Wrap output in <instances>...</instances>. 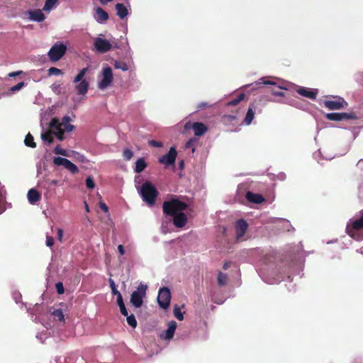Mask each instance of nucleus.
<instances>
[{"instance_id":"2eb2a0df","label":"nucleus","mask_w":363,"mask_h":363,"mask_svg":"<svg viewBox=\"0 0 363 363\" xmlns=\"http://www.w3.org/2000/svg\"><path fill=\"white\" fill-rule=\"evenodd\" d=\"M191 128L194 130L196 136L203 135L207 130V126L201 122H194L191 125Z\"/></svg>"},{"instance_id":"e433bc0d","label":"nucleus","mask_w":363,"mask_h":363,"mask_svg":"<svg viewBox=\"0 0 363 363\" xmlns=\"http://www.w3.org/2000/svg\"><path fill=\"white\" fill-rule=\"evenodd\" d=\"M67 161V159L60 157H54L53 159V163L57 166L62 165L65 167Z\"/></svg>"},{"instance_id":"338daca9","label":"nucleus","mask_w":363,"mask_h":363,"mask_svg":"<svg viewBox=\"0 0 363 363\" xmlns=\"http://www.w3.org/2000/svg\"><path fill=\"white\" fill-rule=\"evenodd\" d=\"M230 266V262H224L223 265V269L224 270H226L228 269Z\"/></svg>"},{"instance_id":"37998d69","label":"nucleus","mask_w":363,"mask_h":363,"mask_svg":"<svg viewBox=\"0 0 363 363\" xmlns=\"http://www.w3.org/2000/svg\"><path fill=\"white\" fill-rule=\"evenodd\" d=\"M277 90L272 91V94L277 96H284V93L283 92L282 90L284 89V88L280 85L277 86Z\"/></svg>"},{"instance_id":"9b49d317","label":"nucleus","mask_w":363,"mask_h":363,"mask_svg":"<svg viewBox=\"0 0 363 363\" xmlns=\"http://www.w3.org/2000/svg\"><path fill=\"white\" fill-rule=\"evenodd\" d=\"M94 47L98 52L105 53L111 49L112 45L108 40L97 38L94 40Z\"/></svg>"},{"instance_id":"f704fd0d","label":"nucleus","mask_w":363,"mask_h":363,"mask_svg":"<svg viewBox=\"0 0 363 363\" xmlns=\"http://www.w3.org/2000/svg\"><path fill=\"white\" fill-rule=\"evenodd\" d=\"M53 152L56 155H60L65 157L69 156L67 151L62 148L59 145L54 148Z\"/></svg>"},{"instance_id":"58836bf2","label":"nucleus","mask_w":363,"mask_h":363,"mask_svg":"<svg viewBox=\"0 0 363 363\" xmlns=\"http://www.w3.org/2000/svg\"><path fill=\"white\" fill-rule=\"evenodd\" d=\"M342 120H355L357 118L354 113H341Z\"/></svg>"},{"instance_id":"20e7f679","label":"nucleus","mask_w":363,"mask_h":363,"mask_svg":"<svg viewBox=\"0 0 363 363\" xmlns=\"http://www.w3.org/2000/svg\"><path fill=\"white\" fill-rule=\"evenodd\" d=\"M67 48L62 43L57 42L50 49L48 55L50 60L55 62L60 60L66 53Z\"/></svg>"},{"instance_id":"72a5a7b5","label":"nucleus","mask_w":363,"mask_h":363,"mask_svg":"<svg viewBox=\"0 0 363 363\" xmlns=\"http://www.w3.org/2000/svg\"><path fill=\"white\" fill-rule=\"evenodd\" d=\"M173 313L174 317L179 320H182L184 319L183 313L181 311V308L178 306H174Z\"/></svg>"},{"instance_id":"13d9d810","label":"nucleus","mask_w":363,"mask_h":363,"mask_svg":"<svg viewBox=\"0 0 363 363\" xmlns=\"http://www.w3.org/2000/svg\"><path fill=\"white\" fill-rule=\"evenodd\" d=\"M99 207L105 213H107L108 212V207L107 206V205L104 203V202H100L99 203Z\"/></svg>"},{"instance_id":"9d476101","label":"nucleus","mask_w":363,"mask_h":363,"mask_svg":"<svg viewBox=\"0 0 363 363\" xmlns=\"http://www.w3.org/2000/svg\"><path fill=\"white\" fill-rule=\"evenodd\" d=\"M177 152L174 147H171L169 152L159 159L161 164L165 165L174 164L177 158Z\"/></svg>"},{"instance_id":"79ce46f5","label":"nucleus","mask_w":363,"mask_h":363,"mask_svg":"<svg viewBox=\"0 0 363 363\" xmlns=\"http://www.w3.org/2000/svg\"><path fill=\"white\" fill-rule=\"evenodd\" d=\"M26 86V83L23 82L18 83L16 85L10 88V91L13 93L21 90L23 87Z\"/></svg>"},{"instance_id":"680f3d73","label":"nucleus","mask_w":363,"mask_h":363,"mask_svg":"<svg viewBox=\"0 0 363 363\" xmlns=\"http://www.w3.org/2000/svg\"><path fill=\"white\" fill-rule=\"evenodd\" d=\"M48 186H58L59 185V181L57 180H50L48 181Z\"/></svg>"},{"instance_id":"6e6d98bb","label":"nucleus","mask_w":363,"mask_h":363,"mask_svg":"<svg viewBox=\"0 0 363 363\" xmlns=\"http://www.w3.org/2000/svg\"><path fill=\"white\" fill-rule=\"evenodd\" d=\"M63 230L61 228L57 229V238L60 242L62 241Z\"/></svg>"},{"instance_id":"0e129e2a","label":"nucleus","mask_w":363,"mask_h":363,"mask_svg":"<svg viewBox=\"0 0 363 363\" xmlns=\"http://www.w3.org/2000/svg\"><path fill=\"white\" fill-rule=\"evenodd\" d=\"M118 250L120 253L121 255H123L125 254V250H124V247L122 245H119L118 246Z\"/></svg>"},{"instance_id":"ea45409f","label":"nucleus","mask_w":363,"mask_h":363,"mask_svg":"<svg viewBox=\"0 0 363 363\" xmlns=\"http://www.w3.org/2000/svg\"><path fill=\"white\" fill-rule=\"evenodd\" d=\"M196 143V138H191L189 139L187 143H186L185 145V147L186 149H190L191 148V151L192 152H194L195 151V148H194V144Z\"/></svg>"},{"instance_id":"39448f33","label":"nucleus","mask_w":363,"mask_h":363,"mask_svg":"<svg viewBox=\"0 0 363 363\" xmlns=\"http://www.w3.org/2000/svg\"><path fill=\"white\" fill-rule=\"evenodd\" d=\"M356 216L355 219L347 223L346 227L347 233L351 237H354L357 231L363 229V209Z\"/></svg>"},{"instance_id":"5701e85b","label":"nucleus","mask_w":363,"mask_h":363,"mask_svg":"<svg viewBox=\"0 0 363 363\" xmlns=\"http://www.w3.org/2000/svg\"><path fill=\"white\" fill-rule=\"evenodd\" d=\"M52 134H54L53 132H52L50 130H48L41 134V138L45 143H47L48 145H50L54 141Z\"/></svg>"},{"instance_id":"4c0bfd02","label":"nucleus","mask_w":363,"mask_h":363,"mask_svg":"<svg viewBox=\"0 0 363 363\" xmlns=\"http://www.w3.org/2000/svg\"><path fill=\"white\" fill-rule=\"evenodd\" d=\"M48 75H62L63 72L60 69H58L57 67H52L48 69Z\"/></svg>"},{"instance_id":"f257e3e1","label":"nucleus","mask_w":363,"mask_h":363,"mask_svg":"<svg viewBox=\"0 0 363 363\" xmlns=\"http://www.w3.org/2000/svg\"><path fill=\"white\" fill-rule=\"evenodd\" d=\"M188 207L186 203L178 199H172L163 203L162 210L164 214L173 217V224L177 228H183L187 223V216L182 211Z\"/></svg>"},{"instance_id":"393cba45","label":"nucleus","mask_w":363,"mask_h":363,"mask_svg":"<svg viewBox=\"0 0 363 363\" xmlns=\"http://www.w3.org/2000/svg\"><path fill=\"white\" fill-rule=\"evenodd\" d=\"M245 94L240 93L239 94L235 99H232L231 101L227 103V106H237L240 101H242L245 99Z\"/></svg>"},{"instance_id":"de8ad7c7","label":"nucleus","mask_w":363,"mask_h":363,"mask_svg":"<svg viewBox=\"0 0 363 363\" xmlns=\"http://www.w3.org/2000/svg\"><path fill=\"white\" fill-rule=\"evenodd\" d=\"M5 197L2 194H0V214L5 211Z\"/></svg>"},{"instance_id":"aec40b11","label":"nucleus","mask_w":363,"mask_h":363,"mask_svg":"<svg viewBox=\"0 0 363 363\" xmlns=\"http://www.w3.org/2000/svg\"><path fill=\"white\" fill-rule=\"evenodd\" d=\"M70 121H71V119H70L69 116H66L62 118V120L61 122L62 127V126L64 127L62 128V130H64L66 132H72L74 128V126L69 123Z\"/></svg>"},{"instance_id":"bb28decb","label":"nucleus","mask_w":363,"mask_h":363,"mask_svg":"<svg viewBox=\"0 0 363 363\" xmlns=\"http://www.w3.org/2000/svg\"><path fill=\"white\" fill-rule=\"evenodd\" d=\"M254 116H255V111H254L252 107L250 106L247 110L244 122L247 125H250L252 123V120L254 119Z\"/></svg>"},{"instance_id":"b1692460","label":"nucleus","mask_w":363,"mask_h":363,"mask_svg":"<svg viewBox=\"0 0 363 363\" xmlns=\"http://www.w3.org/2000/svg\"><path fill=\"white\" fill-rule=\"evenodd\" d=\"M228 280V277L227 274L219 272L218 274L217 281L218 284L220 286H225L227 284Z\"/></svg>"},{"instance_id":"a18cd8bd","label":"nucleus","mask_w":363,"mask_h":363,"mask_svg":"<svg viewBox=\"0 0 363 363\" xmlns=\"http://www.w3.org/2000/svg\"><path fill=\"white\" fill-rule=\"evenodd\" d=\"M86 186L88 189H94L95 187V182L91 177H88L86 179Z\"/></svg>"},{"instance_id":"052dcab7","label":"nucleus","mask_w":363,"mask_h":363,"mask_svg":"<svg viewBox=\"0 0 363 363\" xmlns=\"http://www.w3.org/2000/svg\"><path fill=\"white\" fill-rule=\"evenodd\" d=\"M357 167L363 172V159H361L357 163Z\"/></svg>"},{"instance_id":"4468645a","label":"nucleus","mask_w":363,"mask_h":363,"mask_svg":"<svg viewBox=\"0 0 363 363\" xmlns=\"http://www.w3.org/2000/svg\"><path fill=\"white\" fill-rule=\"evenodd\" d=\"M27 13L29 15L30 20L31 21L42 22L45 19V14L40 9L28 11Z\"/></svg>"},{"instance_id":"7ed1b4c3","label":"nucleus","mask_w":363,"mask_h":363,"mask_svg":"<svg viewBox=\"0 0 363 363\" xmlns=\"http://www.w3.org/2000/svg\"><path fill=\"white\" fill-rule=\"evenodd\" d=\"M88 70V67L82 69L73 79L74 89L78 95L84 96L88 92L90 83L89 80L84 79V76Z\"/></svg>"},{"instance_id":"c756f323","label":"nucleus","mask_w":363,"mask_h":363,"mask_svg":"<svg viewBox=\"0 0 363 363\" xmlns=\"http://www.w3.org/2000/svg\"><path fill=\"white\" fill-rule=\"evenodd\" d=\"M357 194L360 199H363V177L357 180Z\"/></svg>"},{"instance_id":"f03ea898","label":"nucleus","mask_w":363,"mask_h":363,"mask_svg":"<svg viewBox=\"0 0 363 363\" xmlns=\"http://www.w3.org/2000/svg\"><path fill=\"white\" fill-rule=\"evenodd\" d=\"M140 194L143 200L149 206H152L158 196V191L155 186L150 182H145L140 191Z\"/></svg>"},{"instance_id":"473e14b6","label":"nucleus","mask_w":363,"mask_h":363,"mask_svg":"<svg viewBox=\"0 0 363 363\" xmlns=\"http://www.w3.org/2000/svg\"><path fill=\"white\" fill-rule=\"evenodd\" d=\"M328 120L334 121H340L342 120L341 113H330L326 115Z\"/></svg>"},{"instance_id":"f3484780","label":"nucleus","mask_w":363,"mask_h":363,"mask_svg":"<svg viewBox=\"0 0 363 363\" xmlns=\"http://www.w3.org/2000/svg\"><path fill=\"white\" fill-rule=\"evenodd\" d=\"M28 200L31 204L39 201L41 199L40 194L35 189H30L27 194Z\"/></svg>"},{"instance_id":"e2e57ef3","label":"nucleus","mask_w":363,"mask_h":363,"mask_svg":"<svg viewBox=\"0 0 363 363\" xmlns=\"http://www.w3.org/2000/svg\"><path fill=\"white\" fill-rule=\"evenodd\" d=\"M21 73H23L22 71H18V72H10L9 74V77H16L19 74H21Z\"/></svg>"},{"instance_id":"c85d7f7f","label":"nucleus","mask_w":363,"mask_h":363,"mask_svg":"<svg viewBox=\"0 0 363 363\" xmlns=\"http://www.w3.org/2000/svg\"><path fill=\"white\" fill-rule=\"evenodd\" d=\"M65 168L67 169L72 174H77L79 172L78 167L69 160L65 165Z\"/></svg>"},{"instance_id":"cd10ccee","label":"nucleus","mask_w":363,"mask_h":363,"mask_svg":"<svg viewBox=\"0 0 363 363\" xmlns=\"http://www.w3.org/2000/svg\"><path fill=\"white\" fill-rule=\"evenodd\" d=\"M50 128L57 131L62 129V123L57 118H53L50 123Z\"/></svg>"},{"instance_id":"09e8293b","label":"nucleus","mask_w":363,"mask_h":363,"mask_svg":"<svg viewBox=\"0 0 363 363\" xmlns=\"http://www.w3.org/2000/svg\"><path fill=\"white\" fill-rule=\"evenodd\" d=\"M55 288L58 294H62L65 292L63 284L62 282H57L55 284Z\"/></svg>"},{"instance_id":"4d7b16f0","label":"nucleus","mask_w":363,"mask_h":363,"mask_svg":"<svg viewBox=\"0 0 363 363\" xmlns=\"http://www.w3.org/2000/svg\"><path fill=\"white\" fill-rule=\"evenodd\" d=\"M116 296H117V303H118V306L124 305V302H123L121 294L118 293V294Z\"/></svg>"},{"instance_id":"603ef678","label":"nucleus","mask_w":363,"mask_h":363,"mask_svg":"<svg viewBox=\"0 0 363 363\" xmlns=\"http://www.w3.org/2000/svg\"><path fill=\"white\" fill-rule=\"evenodd\" d=\"M65 132V131L62 129L60 130L57 131L56 133H54V134L57 136L58 140H60V141H62L64 140Z\"/></svg>"},{"instance_id":"f8f14e48","label":"nucleus","mask_w":363,"mask_h":363,"mask_svg":"<svg viewBox=\"0 0 363 363\" xmlns=\"http://www.w3.org/2000/svg\"><path fill=\"white\" fill-rule=\"evenodd\" d=\"M247 228H248V224L246 222V220H245L243 219H240L236 222L235 231H236V238L238 240H240L244 236Z\"/></svg>"},{"instance_id":"69168bd1","label":"nucleus","mask_w":363,"mask_h":363,"mask_svg":"<svg viewBox=\"0 0 363 363\" xmlns=\"http://www.w3.org/2000/svg\"><path fill=\"white\" fill-rule=\"evenodd\" d=\"M60 88V84H53L51 86V89L54 92H56Z\"/></svg>"},{"instance_id":"423d86ee","label":"nucleus","mask_w":363,"mask_h":363,"mask_svg":"<svg viewBox=\"0 0 363 363\" xmlns=\"http://www.w3.org/2000/svg\"><path fill=\"white\" fill-rule=\"evenodd\" d=\"M147 286L140 284L130 296V303L135 308H140L143 305V298L145 296Z\"/></svg>"},{"instance_id":"864d4df0","label":"nucleus","mask_w":363,"mask_h":363,"mask_svg":"<svg viewBox=\"0 0 363 363\" xmlns=\"http://www.w3.org/2000/svg\"><path fill=\"white\" fill-rule=\"evenodd\" d=\"M209 106H210V105L208 103H206V102H201V103H200V104H199L197 105V108L199 110H203V109H205V108H208Z\"/></svg>"},{"instance_id":"c9c22d12","label":"nucleus","mask_w":363,"mask_h":363,"mask_svg":"<svg viewBox=\"0 0 363 363\" xmlns=\"http://www.w3.org/2000/svg\"><path fill=\"white\" fill-rule=\"evenodd\" d=\"M126 318L128 324L132 328H135L137 326V320L135 319V315L133 314H131L130 315H128Z\"/></svg>"},{"instance_id":"8fccbe9b","label":"nucleus","mask_w":363,"mask_h":363,"mask_svg":"<svg viewBox=\"0 0 363 363\" xmlns=\"http://www.w3.org/2000/svg\"><path fill=\"white\" fill-rule=\"evenodd\" d=\"M149 145L150 146L155 147H162L163 146V144L162 142L154 140H150Z\"/></svg>"},{"instance_id":"0eeeda50","label":"nucleus","mask_w":363,"mask_h":363,"mask_svg":"<svg viewBox=\"0 0 363 363\" xmlns=\"http://www.w3.org/2000/svg\"><path fill=\"white\" fill-rule=\"evenodd\" d=\"M171 301L170 290L167 287H162L160 289L157 296V303L163 309H167Z\"/></svg>"},{"instance_id":"412c9836","label":"nucleus","mask_w":363,"mask_h":363,"mask_svg":"<svg viewBox=\"0 0 363 363\" xmlns=\"http://www.w3.org/2000/svg\"><path fill=\"white\" fill-rule=\"evenodd\" d=\"M116 9L117 15L121 19L124 18L128 15V9L123 4H117L116 5Z\"/></svg>"},{"instance_id":"774afa93","label":"nucleus","mask_w":363,"mask_h":363,"mask_svg":"<svg viewBox=\"0 0 363 363\" xmlns=\"http://www.w3.org/2000/svg\"><path fill=\"white\" fill-rule=\"evenodd\" d=\"M191 125H192V124L191 123V122H190V121H189V122L186 123V124H185V125H184V128H185L186 130L189 129V128H191Z\"/></svg>"},{"instance_id":"1a4fd4ad","label":"nucleus","mask_w":363,"mask_h":363,"mask_svg":"<svg viewBox=\"0 0 363 363\" xmlns=\"http://www.w3.org/2000/svg\"><path fill=\"white\" fill-rule=\"evenodd\" d=\"M103 78L99 82V88L101 89H104L108 86L111 85V84L113 82V72L111 67H106V68L103 69Z\"/></svg>"},{"instance_id":"4be33fe9","label":"nucleus","mask_w":363,"mask_h":363,"mask_svg":"<svg viewBox=\"0 0 363 363\" xmlns=\"http://www.w3.org/2000/svg\"><path fill=\"white\" fill-rule=\"evenodd\" d=\"M147 164L144 158H139L135 162L134 171L136 173H140L147 167Z\"/></svg>"},{"instance_id":"6e6552de","label":"nucleus","mask_w":363,"mask_h":363,"mask_svg":"<svg viewBox=\"0 0 363 363\" xmlns=\"http://www.w3.org/2000/svg\"><path fill=\"white\" fill-rule=\"evenodd\" d=\"M323 104L330 110L341 109L347 105L344 99L341 97H333L332 99L325 100Z\"/></svg>"},{"instance_id":"dca6fc26","label":"nucleus","mask_w":363,"mask_h":363,"mask_svg":"<svg viewBox=\"0 0 363 363\" xmlns=\"http://www.w3.org/2000/svg\"><path fill=\"white\" fill-rule=\"evenodd\" d=\"M246 199L248 201L254 203H261L264 201V197L259 194H254L251 191L246 193Z\"/></svg>"},{"instance_id":"6ab92c4d","label":"nucleus","mask_w":363,"mask_h":363,"mask_svg":"<svg viewBox=\"0 0 363 363\" xmlns=\"http://www.w3.org/2000/svg\"><path fill=\"white\" fill-rule=\"evenodd\" d=\"M97 21L104 22L108 19V14L103 9L98 7L96 10Z\"/></svg>"},{"instance_id":"2f4dec72","label":"nucleus","mask_w":363,"mask_h":363,"mask_svg":"<svg viewBox=\"0 0 363 363\" xmlns=\"http://www.w3.org/2000/svg\"><path fill=\"white\" fill-rule=\"evenodd\" d=\"M58 0H46L43 10L50 11L57 3Z\"/></svg>"},{"instance_id":"3c124183","label":"nucleus","mask_w":363,"mask_h":363,"mask_svg":"<svg viewBox=\"0 0 363 363\" xmlns=\"http://www.w3.org/2000/svg\"><path fill=\"white\" fill-rule=\"evenodd\" d=\"M54 245V239L52 236L46 235V245L49 247H52Z\"/></svg>"},{"instance_id":"49530a36","label":"nucleus","mask_w":363,"mask_h":363,"mask_svg":"<svg viewBox=\"0 0 363 363\" xmlns=\"http://www.w3.org/2000/svg\"><path fill=\"white\" fill-rule=\"evenodd\" d=\"M109 284H110V287L111 289L112 294L113 295H118V293H120V292L118 291L117 286H116L115 282L113 279H109Z\"/></svg>"},{"instance_id":"bf43d9fd","label":"nucleus","mask_w":363,"mask_h":363,"mask_svg":"<svg viewBox=\"0 0 363 363\" xmlns=\"http://www.w3.org/2000/svg\"><path fill=\"white\" fill-rule=\"evenodd\" d=\"M120 308V311L121 313L124 315V316H128V311L125 308V304L124 305H122L121 306H119Z\"/></svg>"},{"instance_id":"a19ab883","label":"nucleus","mask_w":363,"mask_h":363,"mask_svg":"<svg viewBox=\"0 0 363 363\" xmlns=\"http://www.w3.org/2000/svg\"><path fill=\"white\" fill-rule=\"evenodd\" d=\"M123 156L125 160H130L133 156V152L130 149H125L123 152Z\"/></svg>"},{"instance_id":"c03bdc74","label":"nucleus","mask_w":363,"mask_h":363,"mask_svg":"<svg viewBox=\"0 0 363 363\" xmlns=\"http://www.w3.org/2000/svg\"><path fill=\"white\" fill-rule=\"evenodd\" d=\"M114 67L115 68L121 69L123 71H126L128 69L127 65L123 62H116L114 64Z\"/></svg>"},{"instance_id":"ddd939ff","label":"nucleus","mask_w":363,"mask_h":363,"mask_svg":"<svg viewBox=\"0 0 363 363\" xmlns=\"http://www.w3.org/2000/svg\"><path fill=\"white\" fill-rule=\"evenodd\" d=\"M297 93H298L300 95L311 99H315L318 95V91L315 89H312L306 87H301L297 89Z\"/></svg>"},{"instance_id":"a211bd4d","label":"nucleus","mask_w":363,"mask_h":363,"mask_svg":"<svg viewBox=\"0 0 363 363\" xmlns=\"http://www.w3.org/2000/svg\"><path fill=\"white\" fill-rule=\"evenodd\" d=\"M176 328L177 323L174 320L170 321L168 324V328L165 330V335L164 336V339L171 340L174 336Z\"/></svg>"},{"instance_id":"a878e982","label":"nucleus","mask_w":363,"mask_h":363,"mask_svg":"<svg viewBox=\"0 0 363 363\" xmlns=\"http://www.w3.org/2000/svg\"><path fill=\"white\" fill-rule=\"evenodd\" d=\"M25 145L28 147L35 148L36 147V143L34 141L33 136L28 133L24 140Z\"/></svg>"},{"instance_id":"7c9ffc66","label":"nucleus","mask_w":363,"mask_h":363,"mask_svg":"<svg viewBox=\"0 0 363 363\" xmlns=\"http://www.w3.org/2000/svg\"><path fill=\"white\" fill-rule=\"evenodd\" d=\"M52 315L55 320L59 321H65L64 314L62 309H55L52 311Z\"/></svg>"},{"instance_id":"5fc2aeb1","label":"nucleus","mask_w":363,"mask_h":363,"mask_svg":"<svg viewBox=\"0 0 363 363\" xmlns=\"http://www.w3.org/2000/svg\"><path fill=\"white\" fill-rule=\"evenodd\" d=\"M260 80L262 81V82L261 83L262 84L274 85V86L277 85V82H275L274 81H271V80H266V79H264V78H262V79H260Z\"/></svg>"}]
</instances>
